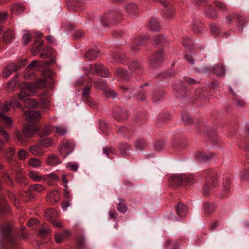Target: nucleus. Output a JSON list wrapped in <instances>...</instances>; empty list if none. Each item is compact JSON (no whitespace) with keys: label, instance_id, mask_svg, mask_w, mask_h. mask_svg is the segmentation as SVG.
Segmentation results:
<instances>
[{"label":"nucleus","instance_id":"58836bf2","mask_svg":"<svg viewBox=\"0 0 249 249\" xmlns=\"http://www.w3.org/2000/svg\"><path fill=\"white\" fill-rule=\"evenodd\" d=\"M206 14L207 17L210 18H214L216 16V12L213 8H210L206 11Z\"/></svg>","mask_w":249,"mask_h":249},{"label":"nucleus","instance_id":"c85d7f7f","mask_svg":"<svg viewBox=\"0 0 249 249\" xmlns=\"http://www.w3.org/2000/svg\"><path fill=\"white\" fill-rule=\"evenodd\" d=\"M146 39V36H144V37H141L137 39H135V41H134V43H133V44L132 45V46H131V48H132V49L134 51H137L138 50V48H136L135 47V46H141L142 43V42H141V41L140 40L141 39Z\"/></svg>","mask_w":249,"mask_h":249},{"label":"nucleus","instance_id":"1a4fd4ad","mask_svg":"<svg viewBox=\"0 0 249 249\" xmlns=\"http://www.w3.org/2000/svg\"><path fill=\"white\" fill-rule=\"evenodd\" d=\"M47 199L50 202L56 203L59 201V194L57 191L54 190L47 196Z\"/></svg>","mask_w":249,"mask_h":249},{"label":"nucleus","instance_id":"7ed1b4c3","mask_svg":"<svg viewBox=\"0 0 249 249\" xmlns=\"http://www.w3.org/2000/svg\"><path fill=\"white\" fill-rule=\"evenodd\" d=\"M74 145L71 142H67L61 146L60 152L64 157H66L72 151Z\"/></svg>","mask_w":249,"mask_h":249},{"label":"nucleus","instance_id":"8fccbe9b","mask_svg":"<svg viewBox=\"0 0 249 249\" xmlns=\"http://www.w3.org/2000/svg\"><path fill=\"white\" fill-rule=\"evenodd\" d=\"M182 121L187 124H191L192 122L191 117L187 114H185L182 116Z\"/></svg>","mask_w":249,"mask_h":249},{"label":"nucleus","instance_id":"f257e3e1","mask_svg":"<svg viewBox=\"0 0 249 249\" xmlns=\"http://www.w3.org/2000/svg\"><path fill=\"white\" fill-rule=\"evenodd\" d=\"M45 84L44 80L38 81L36 83H24L22 86L20 92L18 94V99L24 102V105L28 108L35 107L37 106V102L32 98H27L33 96L37 88L44 86Z\"/></svg>","mask_w":249,"mask_h":249},{"label":"nucleus","instance_id":"0e129e2a","mask_svg":"<svg viewBox=\"0 0 249 249\" xmlns=\"http://www.w3.org/2000/svg\"><path fill=\"white\" fill-rule=\"evenodd\" d=\"M38 62L37 61H32L28 67V69H32L34 68L36 66L38 65Z\"/></svg>","mask_w":249,"mask_h":249},{"label":"nucleus","instance_id":"052dcab7","mask_svg":"<svg viewBox=\"0 0 249 249\" xmlns=\"http://www.w3.org/2000/svg\"><path fill=\"white\" fill-rule=\"evenodd\" d=\"M50 222L55 227H61L62 223L60 221H56L55 219H52Z\"/></svg>","mask_w":249,"mask_h":249},{"label":"nucleus","instance_id":"cd10ccee","mask_svg":"<svg viewBox=\"0 0 249 249\" xmlns=\"http://www.w3.org/2000/svg\"><path fill=\"white\" fill-rule=\"evenodd\" d=\"M98 53L99 52L97 51L90 50L86 53V56L89 60H92L97 57Z\"/></svg>","mask_w":249,"mask_h":249},{"label":"nucleus","instance_id":"6ab92c4d","mask_svg":"<svg viewBox=\"0 0 249 249\" xmlns=\"http://www.w3.org/2000/svg\"><path fill=\"white\" fill-rule=\"evenodd\" d=\"M14 38V35L12 33V31L8 29L5 31L3 35V41L5 43L9 42Z\"/></svg>","mask_w":249,"mask_h":249},{"label":"nucleus","instance_id":"a211bd4d","mask_svg":"<svg viewBox=\"0 0 249 249\" xmlns=\"http://www.w3.org/2000/svg\"><path fill=\"white\" fill-rule=\"evenodd\" d=\"M24 10V7L21 3L14 5L11 8V12L13 14H19Z\"/></svg>","mask_w":249,"mask_h":249},{"label":"nucleus","instance_id":"a18cd8bd","mask_svg":"<svg viewBox=\"0 0 249 249\" xmlns=\"http://www.w3.org/2000/svg\"><path fill=\"white\" fill-rule=\"evenodd\" d=\"M10 109V105L4 104L0 105V113H2L3 114L4 113L8 111Z\"/></svg>","mask_w":249,"mask_h":249},{"label":"nucleus","instance_id":"c756f323","mask_svg":"<svg viewBox=\"0 0 249 249\" xmlns=\"http://www.w3.org/2000/svg\"><path fill=\"white\" fill-rule=\"evenodd\" d=\"M116 73L118 76L124 79L127 80L128 77V73L126 71L123 69H119L117 71Z\"/></svg>","mask_w":249,"mask_h":249},{"label":"nucleus","instance_id":"13d9d810","mask_svg":"<svg viewBox=\"0 0 249 249\" xmlns=\"http://www.w3.org/2000/svg\"><path fill=\"white\" fill-rule=\"evenodd\" d=\"M68 166L71 170L74 172L76 171L78 168V165L75 163H69Z\"/></svg>","mask_w":249,"mask_h":249},{"label":"nucleus","instance_id":"e433bc0d","mask_svg":"<svg viewBox=\"0 0 249 249\" xmlns=\"http://www.w3.org/2000/svg\"><path fill=\"white\" fill-rule=\"evenodd\" d=\"M51 133V130L49 126H45L40 133L41 137H44L49 135Z\"/></svg>","mask_w":249,"mask_h":249},{"label":"nucleus","instance_id":"ddd939ff","mask_svg":"<svg viewBox=\"0 0 249 249\" xmlns=\"http://www.w3.org/2000/svg\"><path fill=\"white\" fill-rule=\"evenodd\" d=\"M163 59L162 53L161 51L158 52L153 56L151 60V63L153 64L157 65L160 63Z\"/></svg>","mask_w":249,"mask_h":249},{"label":"nucleus","instance_id":"774afa93","mask_svg":"<svg viewBox=\"0 0 249 249\" xmlns=\"http://www.w3.org/2000/svg\"><path fill=\"white\" fill-rule=\"evenodd\" d=\"M116 213L114 210L110 211L108 213V214H109V217L110 218H115L116 217Z\"/></svg>","mask_w":249,"mask_h":249},{"label":"nucleus","instance_id":"423d86ee","mask_svg":"<svg viewBox=\"0 0 249 249\" xmlns=\"http://www.w3.org/2000/svg\"><path fill=\"white\" fill-rule=\"evenodd\" d=\"M24 114L27 120L30 122L36 121L40 117V114L34 110L25 111Z\"/></svg>","mask_w":249,"mask_h":249},{"label":"nucleus","instance_id":"39448f33","mask_svg":"<svg viewBox=\"0 0 249 249\" xmlns=\"http://www.w3.org/2000/svg\"><path fill=\"white\" fill-rule=\"evenodd\" d=\"M20 70V66H17L14 63L7 65L6 68L3 70L2 75L4 77H8L13 71Z\"/></svg>","mask_w":249,"mask_h":249},{"label":"nucleus","instance_id":"69168bd1","mask_svg":"<svg viewBox=\"0 0 249 249\" xmlns=\"http://www.w3.org/2000/svg\"><path fill=\"white\" fill-rule=\"evenodd\" d=\"M7 18V14L5 13H0V22H2L5 19H6Z\"/></svg>","mask_w":249,"mask_h":249},{"label":"nucleus","instance_id":"9b49d317","mask_svg":"<svg viewBox=\"0 0 249 249\" xmlns=\"http://www.w3.org/2000/svg\"><path fill=\"white\" fill-rule=\"evenodd\" d=\"M96 71L102 77L108 76L107 70L102 65H96L95 66Z\"/></svg>","mask_w":249,"mask_h":249},{"label":"nucleus","instance_id":"bb28decb","mask_svg":"<svg viewBox=\"0 0 249 249\" xmlns=\"http://www.w3.org/2000/svg\"><path fill=\"white\" fill-rule=\"evenodd\" d=\"M135 146L137 149L141 150L145 148L147 144L144 140L140 139L136 141Z\"/></svg>","mask_w":249,"mask_h":249},{"label":"nucleus","instance_id":"412c9836","mask_svg":"<svg viewBox=\"0 0 249 249\" xmlns=\"http://www.w3.org/2000/svg\"><path fill=\"white\" fill-rule=\"evenodd\" d=\"M127 11L130 17L134 18L137 13V6L134 4H129L126 7Z\"/></svg>","mask_w":249,"mask_h":249},{"label":"nucleus","instance_id":"864d4df0","mask_svg":"<svg viewBox=\"0 0 249 249\" xmlns=\"http://www.w3.org/2000/svg\"><path fill=\"white\" fill-rule=\"evenodd\" d=\"M241 179L246 180L249 179V170H245L241 173Z\"/></svg>","mask_w":249,"mask_h":249},{"label":"nucleus","instance_id":"9d476101","mask_svg":"<svg viewBox=\"0 0 249 249\" xmlns=\"http://www.w3.org/2000/svg\"><path fill=\"white\" fill-rule=\"evenodd\" d=\"M177 214L179 217H184L185 216L187 213V209L186 206L181 204L178 203L177 206V210H176Z\"/></svg>","mask_w":249,"mask_h":249},{"label":"nucleus","instance_id":"f704fd0d","mask_svg":"<svg viewBox=\"0 0 249 249\" xmlns=\"http://www.w3.org/2000/svg\"><path fill=\"white\" fill-rule=\"evenodd\" d=\"M165 246L170 248V249H177L178 247V245L173 242L170 239H168L165 243Z\"/></svg>","mask_w":249,"mask_h":249},{"label":"nucleus","instance_id":"09e8293b","mask_svg":"<svg viewBox=\"0 0 249 249\" xmlns=\"http://www.w3.org/2000/svg\"><path fill=\"white\" fill-rule=\"evenodd\" d=\"M211 189V185L209 184V183H207L204 187L203 188V194L205 196H207L208 195L210 190Z\"/></svg>","mask_w":249,"mask_h":249},{"label":"nucleus","instance_id":"de8ad7c7","mask_svg":"<svg viewBox=\"0 0 249 249\" xmlns=\"http://www.w3.org/2000/svg\"><path fill=\"white\" fill-rule=\"evenodd\" d=\"M49 232V229L47 228L43 227H42L39 231V234L41 236H44L47 234Z\"/></svg>","mask_w":249,"mask_h":249},{"label":"nucleus","instance_id":"a878e982","mask_svg":"<svg viewBox=\"0 0 249 249\" xmlns=\"http://www.w3.org/2000/svg\"><path fill=\"white\" fill-rule=\"evenodd\" d=\"M39 144L44 147H49L53 145V141L50 138H46L40 141Z\"/></svg>","mask_w":249,"mask_h":249},{"label":"nucleus","instance_id":"aec40b11","mask_svg":"<svg viewBox=\"0 0 249 249\" xmlns=\"http://www.w3.org/2000/svg\"><path fill=\"white\" fill-rule=\"evenodd\" d=\"M30 152L35 156H39L43 154V151L40 146L36 145L30 147Z\"/></svg>","mask_w":249,"mask_h":249},{"label":"nucleus","instance_id":"72a5a7b5","mask_svg":"<svg viewBox=\"0 0 249 249\" xmlns=\"http://www.w3.org/2000/svg\"><path fill=\"white\" fill-rule=\"evenodd\" d=\"M56 133L59 135H64L67 132V129L62 126H56Z\"/></svg>","mask_w":249,"mask_h":249},{"label":"nucleus","instance_id":"4be33fe9","mask_svg":"<svg viewBox=\"0 0 249 249\" xmlns=\"http://www.w3.org/2000/svg\"><path fill=\"white\" fill-rule=\"evenodd\" d=\"M44 178L45 180L50 179L53 182H55L58 180V177L55 174L53 173L45 175ZM47 183L50 185L53 184V183L50 180H47Z\"/></svg>","mask_w":249,"mask_h":249},{"label":"nucleus","instance_id":"bf43d9fd","mask_svg":"<svg viewBox=\"0 0 249 249\" xmlns=\"http://www.w3.org/2000/svg\"><path fill=\"white\" fill-rule=\"evenodd\" d=\"M15 65H16L17 66H20V69L24 67L26 64V61L24 59L22 60L21 61H19L17 63L15 64L14 63Z\"/></svg>","mask_w":249,"mask_h":249},{"label":"nucleus","instance_id":"338daca9","mask_svg":"<svg viewBox=\"0 0 249 249\" xmlns=\"http://www.w3.org/2000/svg\"><path fill=\"white\" fill-rule=\"evenodd\" d=\"M17 137L18 140L21 142H24L25 140L22 137L21 134L19 132H16Z\"/></svg>","mask_w":249,"mask_h":249},{"label":"nucleus","instance_id":"a19ab883","mask_svg":"<svg viewBox=\"0 0 249 249\" xmlns=\"http://www.w3.org/2000/svg\"><path fill=\"white\" fill-rule=\"evenodd\" d=\"M0 134L5 142L8 141L9 139V135L6 130L2 128H0Z\"/></svg>","mask_w":249,"mask_h":249},{"label":"nucleus","instance_id":"2f4dec72","mask_svg":"<svg viewBox=\"0 0 249 249\" xmlns=\"http://www.w3.org/2000/svg\"><path fill=\"white\" fill-rule=\"evenodd\" d=\"M0 117H1L2 121L5 123L6 126H11L12 121L10 118L5 116L4 114H2V113H0Z\"/></svg>","mask_w":249,"mask_h":249},{"label":"nucleus","instance_id":"6e6d98bb","mask_svg":"<svg viewBox=\"0 0 249 249\" xmlns=\"http://www.w3.org/2000/svg\"><path fill=\"white\" fill-rule=\"evenodd\" d=\"M236 20L237 22L239 23L241 25L245 23V18L243 17L240 15L236 16Z\"/></svg>","mask_w":249,"mask_h":249},{"label":"nucleus","instance_id":"b1692460","mask_svg":"<svg viewBox=\"0 0 249 249\" xmlns=\"http://www.w3.org/2000/svg\"><path fill=\"white\" fill-rule=\"evenodd\" d=\"M28 176L31 179L35 181H39L42 179V177L39 176L37 173L34 171H30Z\"/></svg>","mask_w":249,"mask_h":249},{"label":"nucleus","instance_id":"e2e57ef3","mask_svg":"<svg viewBox=\"0 0 249 249\" xmlns=\"http://www.w3.org/2000/svg\"><path fill=\"white\" fill-rule=\"evenodd\" d=\"M164 147V144L163 142H157L155 144V147L157 150H160Z\"/></svg>","mask_w":249,"mask_h":249},{"label":"nucleus","instance_id":"49530a36","mask_svg":"<svg viewBox=\"0 0 249 249\" xmlns=\"http://www.w3.org/2000/svg\"><path fill=\"white\" fill-rule=\"evenodd\" d=\"M174 15V11L173 10H170L165 11L164 14V17L167 19L171 18L173 17Z\"/></svg>","mask_w":249,"mask_h":249},{"label":"nucleus","instance_id":"5fc2aeb1","mask_svg":"<svg viewBox=\"0 0 249 249\" xmlns=\"http://www.w3.org/2000/svg\"><path fill=\"white\" fill-rule=\"evenodd\" d=\"M204 209L206 213H209L213 211V208L208 203H205L204 205Z\"/></svg>","mask_w":249,"mask_h":249},{"label":"nucleus","instance_id":"473e14b6","mask_svg":"<svg viewBox=\"0 0 249 249\" xmlns=\"http://www.w3.org/2000/svg\"><path fill=\"white\" fill-rule=\"evenodd\" d=\"M214 72L218 75H223L225 73L224 68L220 65L216 66L213 69Z\"/></svg>","mask_w":249,"mask_h":249},{"label":"nucleus","instance_id":"603ef678","mask_svg":"<svg viewBox=\"0 0 249 249\" xmlns=\"http://www.w3.org/2000/svg\"><path fill=\"white\" fill-rule=\"evenodd\" d=\"M90 88L89 87H85L82 91V96L84 98H87L88 97Z\"/></svg>","mask_w":249,"mask_h":249},{"label":"nucleus","instance_id":"f03ea898","mask_svg":"<svg viewBox=\"0 0 249 249\" xmlns=\"http://www.w3.org/2000/svg\"><path fill=\"white\" fill-rule=\"evenodd\" d=\"M174 181L177 182L178 185H181L183 182L189 185H191L196 181L193 175H181L176 176L174 178Z\"/></svg>","mask_w":249,"mask_h":249},{"label":"nucleus","instance_id":"f8f14e48","mask_svg":"<svg viewBox=\"0 0 249 249\" xmlns=\"http://www.w3.org/2000/svg\"><path fill=\"white\" fill-rule=\"evenodd\" d=\"M148 28L152 31H158L160 29V25L155 18H152L148 25Z\"/></svg>","mask_w":249,"mask_h":249},{"label":"nucleus","instance_id":"5701e85b","mask_svg":"<svg viewBox=\"0 0 249 249\" xmlns=\"http://www.w3.org/2000/svg\"><path fill=\"white\" fill-rule=\"evenodd\" d=\"M207 178L208 179H210L212 180L213 183L214 184H216V178H217V174L213 170H211L209 171L207 174Z\"/></svg>","mask_w":249,"mask_h":249},{"label":"nucleus","instance_id":"0eeeda50","mask_svg":"<svg viewBox=\"0 0 249 249\" xmlns=\"http://www.w3.org/2000/svg\"><path fill=\"white\" fill-rule=\"evenodd\" d=\"M113 115L118 120H124L127 118L126 111L120 108H116L114 111Z\"/></svg>","mask_w":249,"mask_h":249},{"label":"nucleus","instance_id":"20e7f679","mask_svg":"<svg viewBox=\"0 0 249 249\" xmlns=\"http://www.w3.org/2000/svg\"><path fill=\"white\" fill-rule=\"evenodd\" d=\"M38 130L37 127L34 125L25 126L22 130V134L26 138L33 136L34 133Z\"/></svg>","mask_w":249,"mask_h":249},{"label":"nucleus","instance_id":"6e6552de","mask_svg":"<svg viewBox=\"0 0 249 249\" xmlns=\"http://www.w3.org/2000/svg\"><path fill=\"white\" fill-rule=\"evenodd\" d=\"M46 162L49 166H55L61 163V160L54 155L49 156L46 160Z\"/></svg>","mask_w":249,"mask_h":249},{"label":"nucleus","instance_id":"dca6fc26","mask_svg":"<svg viewBox=\"0 0 249 249\" xmlns=\"http://www.w3.org/2000/svg\"><path fill=\"white\" fill-rule=\"evenodd\" d=\"M44 214L45 218L50 221L52 219L55 218L57 213L54 209H49L45 212Z\"/></svg>","mask_w":249,"mask_h":249},{"label":"nucleus","instance_id":"c03bdc74","mask_svg":"<svg viewBox=\"0 0 249 249\" xmlns=\"http://www.w3.org/2000/svg\"><path fill=\"white\" fill-rule=\"evenodd\" d=\"M95 86L99 89H104L105 88V83L103 80H100L95 82Z\"/></svg>","mask_w":249,"mask_h":249},{"label":"nucleus","instance_id":"37998d69","mask_svg":"<svg viewBox=\"0 0 249 249\" xmlns=\"http://www.w3.org/2000/svg\"><path fill=\"white\" fill-rule=\"evenodd\" d=\"M214 5L217 8L222 10L223 11H225L227 9V6L225 4L222 3L220 1H215L214 2Z\"/></svg>","mask_w":249,"mask_h":249},{"label":"nucleus","instance_id":"7c9ffc66","mask_svg":"<svg viewBox=\"0 0 249 249\" xmlns=\"http://www.w3.org/2000/svg\"><path fill=\"white\" fill-rule=\"evenodd\" d=\"M129 148V145L126 143H122L119 146V149L121 154L123 156H125L127 154V150Z\"/></svg>","mask_w":249,"mask_h":249},{"label":"nucleus","instance_id":"4c0bfd02","mask_svg":"<svg viewBox=\"0 0 249 249\" xmlns=\"http://www.w3.org/2000/svg\"><path fill=\"white\" fill-rule=\"evenodd\" d=\"M18 155L20 160H23L28 157V154L26 151L22 149L19 151Z\"/></svg>","mask_w":249,"mask_h":249},{"label":"nucleus","instance_id":"79ce46f5","mask_svg":"<svg viewBox=\"0 0 249 249\" xmlns=\"http://www.w3.org/2000/svg\"><path fill=\"white\" fill-rule=\"evenodd\" d=\"M234 104L238 107H241L245 106V102L243 100H241L239 98H235L234 101Z\"/></svg>","mask_w":249,"mask_h":249},{"label":"nucleus","instance_id":"4d7b16f0","mask_svg":"<svg viewBox=\"0 0 249 249\" xmlns=\"http://www.w3.org/2000/svg\"><path fill=\"white\" fill-rule=\"evenodd\" d=\"M38 221L37 220H36V219L33 218L28 221V225L29 227H32L34 225L38 224Z\"/></svg>","mask_w":249,"mask_h":249},{"label":"nucleus","instance_id":"680f3d73","mask_svg":"<svg viewBox=\"0 0 249 249\" xmlns=\"http://www.w3.org/2000/svg\"><path fill=\"white\" fill-rule=\"evenodd\" d=\"M164 40L165 39L163 36H157V38L155 40V42L157 44L162 43L164 42Z\"/></svg>","mask_w":249,"mask_h":249},{"label":"nucleus","instance_id":"4468645a","mask_svg":"<svg viewBox=\"0 0 249 249\" xmlns=\"http://www.w3.org/2000/svg\"><path fill=\"white\" fill-rule=\"evenodd\" d=\"M197 160L201 162H205L212 158V154H204L201 152H198L196 156Z\"/></svg>","mask_w":249,"mask_h":249},{"label":"nucleus","instance_id":"f3484780","mask_svg":"<svg viewBox=\"0 0 249 249\" xmlns=\"http://www.w3.org/2000/svg\"><path fill=\"white\" fill-rule=\"evenodd\" d=\"M29 165L34 168H38L41 167L42 162L37 158H31L28 161Z\"/></svg>","mask_w":249,"mask_h":249},{"label":"nucleus","instance_id":"2eb2a0df","mask_svg":"<svg viewBox=\"0 0 249 249\" xmlns=\"http://www.w3.org/2000/svg\"><path fill=\"white\" fill-rule=\"evenodd\" d=\"M119 202L117 205V210L121 213H124L127 210V207L124 200L119 198L118 199Z\"/></svg>","mask_w":249,"mask_h":249},{"label":"nucleus","instance_id":"c9c22d12","mask_svg":"<svg viewBox=\"0 0 249 249\" xmlns=\"http://www.w3.org/2000/svg\"><path fill=\"white\" fill-rule=\"evenodd\" d=\"M104 93L105 95L108 98H114L116 96V92L114 90L109 89H105L104 90Z\"/></svg>","mask_w":249,"mask_h":249},{"label":"nucleus","instance_id":"ea45409f","mask_svg":"<svg viewBox=\"0 0 249 249\" xmlns=\"http://www.w3.org/2000/svg\"><path fill=\"white\" fill-rule=\"evenodd\" d=\"M31 40V36L29 33L25 34L23 36V42L24 45H26Z\"/></svg>","mask_w":249,"mask_h":249},{"label":"nucleus","instance_id":"393cba45","mask_svg":"<svg viewBox=\"0 0 249 249\" xmlns=\"http://www.w3.org/2000/svg\"><path fill=\"white\" fill-rule=\"evenodd\" d=\"M31 191H35L37 193H40L44 190V187L39 184H35L30 186Z\"/></svg>","mask_w":249,"mask_h":249},{"label":"nucleus","instance_id":"3c124183","mask_svg":"<svg viewBox=\"0 0 249 249\" xmlns=\"http://www.w3.org/2000/svg\"><path fill=\"white\" fill-rule=\"evenodd\" d=\"M64 236L61 233H56L55 236V240L57 243H61L63 242Z\"/></svg>","mask_w":249,"mask_h":249}]
</instances>
